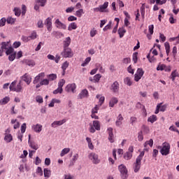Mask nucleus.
<instances>
[{
  "label": "nucleus",
  "mask_w": 179,
  "mask_h": 179,
  "mask_svg": "<svg viewBox=\"0 0 179 179\" xmlns=\"http://www.w3.org/2000/svg\"><path fill=\"white\" fill-rule=\"evenodd\" d=\"M16 80L12 81L11 84L10 85L9 89L10 92H16V93H22L24 89L22 85L21 80L19 81L18 84H17Z\"/></svg>",
  "instance_id": "nucleus-1"
},
{
  "label": "nucleus",
  "mask_w": 179,
  "mask_h": 179,
  "mask_svg": "<svg viewBox=\"0 0 179 179\" xmlns=\"http://www.w3.org/2000/svg\"><path fill=\"white\" fill-rule=\"evenodd\" d=\"M145 156V152H141L140 155L136 157L135 163H134L133 169L135 173H138L141 167V162L143 157Z\"/></svg>",
  "instance_id": "nucleus-2"
},
{
  "label": "nucleus",
  "mask_w": 179,
  "mask_h": 179,
  "mask_svg": "<svg viewBox=\"0 0 179 179\" xmlns=\"http://www.w3.org/2000/svg\"><path fill=\"white\" fill-rule=\"evenodd\" d=\"M158 149H161L160 153L163 156H167L170 153L171 145L169 142H164L162 146H158Z\"/></svg>",
  "instance_id": "nucleus-3"
},
{
  "label": "nucleus",
  "mask_w": 179,
  "mask_h": 179,
  "mask_svg": "<svg viewBox=\"0 0 179 179\" xmlns=\"http://www.w3.org/2000/svg\"><path fill=\"white\" fill-rule=\"evenodd\" d=\"M101 129V124L100 122L96 120L93 121L92 123H90L89 131L91 134H94L96 131H100Z\"/></svg>",
  "instance_id": "nucleus-4"
},
{
  "label": "nucleus",
  "mask_w": 179,
  "mask_h": 179,
  "mask_svg": "<svg viewBox=\"0 0 179 179\" xmlns=\"http://www.w3.org/2000/svg\"><path fill=\"white\" fill-rule=\"evenodd\" d=\"M119 171L120 172V176L122 179H126L129 177L128 170L124 164H120L118 166Z\"/></svg>",
  "instance_id": "nucleus-5"
},
{
  "label": "nucleus",
  "mask_w": 179,
  "mask_h": 179,
  "mask_svg": "<svg viewBox=\"0 0 179 179\" xmlns=\"http://www.w3.org/2000/svg\"><path fill=\"white\" fill-rule=\"evenodd\" d=\"M144 73H145V71L143 69H141V67H139V69H137L136 73L134 74L135 82H139L141 78H143Z\"/></svg>",
  "instance_id": "nucleus-6"
},
{
  "label": "nucleus",
  "mask_w": 179,
  "mask_h": 179,
  "mask_svg": "<svg viewBox=\"0 0 179 179\" xmlns=\"http://www.w3.org/2000/svg\"><path fill=\"white\" fill-rule=\"evenodd\" d=\"M88 158L92 163H94V164H99L101 162L100 159H99V155L94 152L90 153V155H88Z\"/></svg>",
  "instance_id": "nucleus-7"
},
{
  "label": "nucleus",
  "mask_w": 179,
  "mask_h": 179,
  "mask_svg": "<svg viewBox=\"0 0 179 179\" xmlns=\"http://www.w3.org/2000/svg\"><path fill=\"white\" fill-rule=\"evenodd\" d=\"M37 38V32L36 31H33L31 35L27 36L26 35H22V39L23 42H29V41H31V39H36Z\"/></svg>",
  "instance_id": "nucleus-8"
},
{
  "label": "nucleus",
  "mask_w": 179,
  "mask_h": 179,
  "mask_svg": "<svg viewBox=\"0 0 179 179\" xmlns=\"http://www.w3.org/2000/svg\"><path fill=\"white\" fill-rule=\"evenodd\" d=\"M62 56L64 57H72L73 56V52L71 48H69V46L64 49L62 52Z\"/></svg>",
  "instance_id": "nucleus-9"
},
{
  "label": "nucleus",
  "mask_w": 179,
  "mask_h": 179,
  "mask_svg": "<svg viewBox=\"0 0 179 179\" xmlns=\"http://www.w3.org/2000/svg\"><path fill=\"white\" fill-rule=\"evenodd\" d=\"M108 1H105V3L99 6V7H95L94 8V11H100L101 13H104L105 11H106V8L107 7H108Z\"/></svg>",
  "instance_id": "nucleus-10"
},
{
  "label": "nucleus",
  "mask_w": 179,
  "mask_h": 179,
  "mask_svg": "<svg viewBox=\"0 0 179 179\" xmlns=\"http://www.w3.org/2000/svg\"><path fill=\"white\" fill-rule=\"evenodd\" d=\"M77 85L76 83H71V84H67L66 87H65V91L68 93L72 92L74 93Z\"/></svg>",
  "instance_id": "nucleus-11"
},
{
  "label": "nucleus",
  "mask_w": 179,
  "mask_h": 179,
  "mask_svg": "<svg viewBox=\"0 0 179 179\" xmlns=\"http://www.w3.org/2000/svg\"><path fill=\"white\" fill-rule=\"evenodd\" d=\"M110 90L113 93H119L120 91V84L118 81H114L110 85Z\"/></svg>",
  "instance_id": "nucleus-12"
},
{
  "label": "nucleus",
  "mask_w": 179,
  "mask_h": 179,
  "mask_svg": "<svg viewBox=\"0 0 179 179\" xmlns=\"http://www.w3.org/2000/svg\"><path fill=\"white\" fill-rule=\"evenodd\" d=\"M45 25H46L48 31H51L52 30V17H48L45 20Z\"/></svg>",
  "instance_id": "nucleus-13"
},
{
  "label": "nucleus",
  "mask_w": 179,
  "mask_h": 179,
  "mask_svg": "<svg viewBox=\"0 0 179 179\" xmlns=\"http://www.w3.org/2000/svg\"><path fill=\"white\" fill-rule=\"evenodd\" d=\"M22 80H24L27 83V85H30L31 83V76L28 74V73H25L22 76Z\"/></svg>",
  "instance_id": "nucleus-14"
},
{
  "label": "nucleus",
  "mask_w": 179,
  "mask_h": 179,
  "mask_svg": "<svg viewBox=\"0 0 179 179\" xmlns=\"http://www.w3.org/2000/svg\"><path fill=\"white\" fill-rule=\"evenodd\" d=\"M100 79H101V74L100 73L95 74L94 77H90V81L93 82V83H99Z\"/></svg>",
  "instance_id": "nucleus-15"
},
{
  "label": "nucleus",
  "mask_w": 179,
  "mask_h": 179,
  "mask_svg": "<svg viewBox=\"0 0 179 179\" xmlns=\"http://www.w3.org/2000/svg\"><path fill=\"white\" fill-rule=\"evenodd\" d=\"M55 24L57 28H60L62 29H66V24H64V22H62L59 18H57V20H55Z\"/></svg>",
  "instance_id": "nucleus-16"
},
{
  "label": "nucleus",
  "mask_w": 179,
  "mask_h": 179,
  "mask_svg": "<svg viewBox=\"0 0 179 179\" xmlns=\"http://www.w3.org/2000/svg\"><path fill=\"white\" fill-rule=\"evenodd\" d=\"M31 135H29V145L31 149H34V153H36V150H37L39 148L38 145L36 143V142L33 141H30Z\"/></svg>",
  "instance_id": "nucleus-17"
},
{
  "label": "nucleus",
  "mask_w": 179,
  "mask_h": 179,
  "mask_svg": "<svg viewBox=\"0 0 179 179\" xmlns=\"http://www.w3.org/2000/svg\"><path fill=\"white\" fill-rule=\"evenodd\" d=\"M107 132L109 135V136H108L109 141L111 143H113L115 142V139H114V134H113V128H108Z\"/></svg>",
  "instance_id": "nucleus-18"
},
{
  "label": "nucleus",
  "mask_w": 179,
  "mask_h": 179,
  "mask_svg": "<svg viewBox=\"0 0 179 179\" xmlns=\"http://www.w3.org/2000/svg\"><path fill=\"white\" fill-rule=\"evenodd\" d=\"M45 73H39L38 76H36V77L34 78V80H33L34 85H37V83L40 82L41 78H45Z\"/></svg>",
  "instance_id": "nucleus-19"
},
{
  "label": "nucleus",
  "mask_w": 179,
  "mask_h": 179,
  "mask_svg": "<svg viewBox=\"0 0 179 179\" xmlns=\"http://www.w3.org/2000/svg\"><path fill=\"white\" fill-rule=\"evenodd\" d=\"M66 122V120H62L61 121H54L52 124H51V127L53 128H56V127H59L61 125H63V124H65Z\"/></svg>",
  "instance_id": "nucleus-20"
},
{
  "label": "nucleus",
  "mask_w": 179,
  "mask_h": 179,
  "mask_svg": "<svg viewBox=\"0 0 179 179\" xmlns=\"http://www.w3.org/2000/svg\"><path fill=\"white\" fill-rule=\"evenodd\" d=\"M124 120V117H122V114H120L118 117H117V120L115 122V125L117 127H121L122 125V121Z\"/></svg>",
  "instance_id": "nucleus-21"
},
{
  "label": "nucleus",
  "mask_w": 179,
  "mask_h": 179,
  "mask_svg": "<svg viewBox=\"0 0 179 179\" xmlns=\"http://www.w3.org/2000/svg\"><path fill=\"white\" fill-rule=\"evenodd\" d=\"M85 97H89V92L87 89H84L79 94L80 99H85Z\"/></svg>",
  "instance_id": "nucleus-22"
},
{
  "label": "nucleus",
  "mask_w": 179,
  "mask_h": 179,
  "mask_svg": "<svg viewBox=\"0 0 179 179\" xmlns=\"http://www.w3.org/2000/svg\"><path fill=\"white\" fill-rule=\"evenodd\" d=\"M66 80H64V78H62L58 83V86H59L60 94H62V93L63 92V86H64Z\"/></svg>",
  "instance_id": "nucleus-23"
},
{
  "label": "nucleus",
  "mask_w": 179,
  "mask_h": 179,
  "mask_svg": "<svg viewBox=\"0 0 179 179\" xmlns=\"http://www.w3.org/2000/svg\"><path fill=\"white\" fill-rule=\"evenodd\" d=\"M117 32L120 35V38H123L124 34L127 32V29H125V27H121L118 29Z\"/></svg>",
  "instance_id": "nucleus-24"
},
{
  "label": "nucleus",
  "mask_w": 179,
  "mask_h": 179,
  "mask_svg": "<svg viewBox=\"0 0 179 179\" xmlns=\"http://www.w3.org/2000/svg\"><path fill=\"white\" fill-rule=\"evenodd\" d=\"M171 79L172 81L174 82L176 80V78H179V73L177 70H173L170 76Z\"/></svg>",
  "instance_id": "nucleus-25"
},
{
  "label": "nucleus",
  "mask_w": 179,
  "mask_h": 179,
  "mask_svg": "<svg viewBox=\"0 0 179 179\" xmlns=\"http://www.w3.org/2000/svg\"><path fill=\"white\" fill-rule=\"evenodd\" d=\"M118 99L117 97H112L110 101H109V107L113 108L115 104H117Z\"/></svg>",
  "instance_id": "nucleus-26"
},
{
  "label": "nucleus",
  "mask_w": 179,
  "mask_h": 179,
  "mask_svg": "<svg viewBox=\"0 0 179 179\" xmlns=\"http://www.w3.org/2000/svg\"><path fill=\"white\" fill-rule=\"evenodd\" d=\"M24 62L26 65H28V66H35L36 65V62H34V60L33 59H26L25 60H24Z\"/></svg>",
  "instance_id": "nucleus-27"
},
{
  "label": "nucleus",
  "mask_w": 179,
  "mask_h": 179,
  "mask_svg": "<svg viewBox=\"0 0 179 179\" xmlns=\"http://www.w3.org/2000/svg\"><path fill=\"white\" fill-rule=\"evenodd\" d=\"M71 42V39L70 36H67L66 39H64L63 43H64V49H66L67 47L69 46L70 43Z\"/></svg>",
  "instance_id": "nucleus-28"
},
{
  "label": "nucleus",
  "mask_w": 179,
  "mask_h": 179,
  "mask_svg": "<svg viewBox=\"0 0 179 179\" xmlns=\"http://www.w3.org/2000/svg\"><path fill=\"white\" fill-rule=\"evenodd\" d=\"M33 129L35 132L40 133L43 129V125H40V124H36V125H34Z\"/></svg>",
  "instance_id": "nucleus-29"
},
{
  "label": "nucleus",
  "mask_w": 179,
  "mask_h": 179,
  "mask_svg": "<svg viewBox=\"0 0 179 179\" xmlns=\"http://www.w3.org/2000/svg\"><path fill=\"white\" fill-rule=\"evenodd\" d=\"M96 99H99V105L100 106H103L104 101H105V97L104 96H101V94L96 95Z\"/></svg>",
  "instance_id": "nucleus-30"
},
{
  "label": "nucleus",
  "mask_w": 179,
  "mask_h": 179,
  "mask_svg": "<svg viewBox=\"0 0 179 179\" xmlns=\"http://www.w3.org/2000/svg\"><path fill=\"white\" fill-rule=\"evenodd\" d=\"M47 78L50 82H52V80H56L57 76V74H55V73H52V74H48Z\"/></svg>",
  "instance_id": "nucleus-31"
},
{
  "label": "nucleus",
  "mask_w": 179,
  "mask_h": 179,
  "mask_svg": "<svg viewBox=\"0 0 179 179\" xmlns=\"http://www.w3.org/2000/svg\"><path fill=\"white\" fill-rule=\"evenodd\" d=\"M156 121H157V115H150V117L148 118V122H150L151 124H154Z\"/></svg>",
  "instance_id": "nucleus-32"
},
{
  "label": "nucleus",
  "mask_w": 179,
  "mask_h": 179,
  "mask_svg": "<svg viewBox=\"0 0 179 179\" xmlns=\"http://www.w3.org/2000/svg\"><path fill=\"white\" fill-rule=\"evenodd\" d=\"M10 100V97H4L1 100H0V105L5 106L6 104H8V103H9Z\"/></svg>",
  "instance_id": "nucleus-33"
},
{
  "label": "nucleus",
  "mask_w": 179,
  "mask_h": 179,
  "mask_svg": "<svg viewBox=\"0 0 179 179\" xmlns=\"http://www.w3.org/2000/svg\"><path fill=\"white\" fill-rule=\"evenodd\" d=\"M95 66H97V71H99V72L101 73H105V69H103V66H101V63H96Z\"/></svg>",
  "instance_id": "nucleus-34"
},
{
  "label": "nucleus",
  "mask_w": 179,
  "mask_h": 179,
  "mask_svg": "<svg viewBox=\"0 0 179 179\" xmlns=\"http://www.w3.org/2000/svg\"><path fill=\"white\" fill-rule=\"evenodd\" d=\"M14 52V48H13L12 45H10V42H8V50H6V55H11V53Z\"/></svg>",
  "instance_id": "nucleus-35"
},
{
  "label": "nucleus",
  "mask_w": 179,
  "mask_h": 179,
  "mask_svg": "<svg viewBox=\"0 0 179 179\" xmlns=\"http://www.w3.org/2000/svg\"><path fill=\"white\" fill-rule=\"evenodd\" d=\"M78 28L76 22H71L68 26L69 31H72V29H76Z\"/></svg>",
  "instance_id": "nucleus-36"
},
{
  "label": "nucleus",
  "mask_w": 179,
  "mask_h": 179,
  "mask_svg": "<svg viewBox=\"0 0 179 179\" xmlns=\"http://www.w3.org/2000/svg\"><path fill=\"white\" fill-rule=\"evenodd\" d=\"M70 150L71 149L69 148H65L62 150L60 153V156L63 157V156H65V155H67L68 153H69Z\"/></svg>",
  "instance_id": "nucleus-37"
},
{
  "label": "nucleus",
  "mask_w": 179,
  "mask_h": 179,
  "mask_svg": "<svg viewBox=\"0 0 179 179\" xmlns=\"http://www.w3.org/2000/svg\"><path fill=\"white\" fill-rule=\"evenodd\" d=\"M132 156H133V155H131V153H130V151L129 150L128 152L124 153V159H125V160H130L131 159Z\"/></svg>",
  "instance_id": "nucleus-38"
},
{
  "label": "nucleus",
  "mask_w": 179,
  "mask_h": 179,
  "mask_svg": "<svg viewBox=\"0 0 179 179\" xmlns=\"http://www.w3.org/2000/svg\"><path fill=\"white\" fill-rule=\"evenodd\" d=\"M13 138L10 134H8L7 135L5 136L4 140L9 143L13 141Z\"/></svg>",
  "instance_id": "nucleus-39"
},
{
  "label": "nucleus",
  "mask_w": 179,
  "mask_h": 179,
  "mask_svg": "<svg viewBox=\"0 0 179 179\" xmlns=\"http://www.w3.org/2000/svg\"><path fill=\"white\" fill-rule=\"evenodd\" d=\"M43 172L44 176L46 177L47 178H49L51 176V171L48 170V169H44Z\"/></svg>",
  "instance_id": "nucleus-40"
},
{
  "label": "nucleus",
  "mask_w": 179,
  "mask_h": 179,
  "mask_svg": "<svg viewBox=\"0 0 179 179\" xmlns=\"http://www.w3.org/2000/svg\"><path fill=\"white\" fill-rule=\"evenodd\" d=\"M16 55H17V52H12L10 53V55H9L8 56V59L10 61V62H13V60H15V57H16Z\"/></svg>",
  "instance_id": "nucleus-41"
},
{
  "label": "nucleus",
  "mask_w": 179,
  "mask_h": 179,
  "mask_svg": "<svg viewBox=\"0 0 179 179\" xmlns=\"http://www.w3.org/2000/svg\"><path fill=\"white\" fill-rule=\"evenodd\" d=\"M8 48H9V42H2V43H1L2 52H3L4 49L8 50Z\"/></svg>",
  "instance_id": "nucleus-42"
},
{
  "label": "nucleus",
  "mask_w": 179,
  "mask_h": 179,
  "mask_svg": "<svg viewBox=\"0 0 179 179\" xmlns=\"http://www.w3.org/2000/svg\"><path fill=\"white\" fill-rule=\"evenodd\" d=\"M124 83H125V85H127V86H131L132 85V81L130 77H126L124 80Z\"/></svg>",
  "instance_id": "nucleus-43"
},
{
  "label": "nucleus",
  "mask_w": 179,
  "mask_h": 179,
  "mask_svg": "<svg viewBox=\"0 0 179 179\" xmlns=\"http://www.w3.org/2000/svg\"><path fill=\"white\" fill-rule=\"evenodd\" d=\"M91 59V57H86L83 63L81 64V66H87V65H88V64L90 63Z\"/></svg>",
  "instance_id": "nucleus-44"
},
{
  "label": "nucleus",
  "mask_w": 179,
  "mask_h": 179,
  "mask_svg": "<svg viewBox=\"0 0 179 179\" xmlns=\"http://www.w3.org/2000/svg\"><path fill=\"white\" fill-rule=\"evenodd\" d=\"M85 13V11L83 10V8H79V10H77V11L76 12V15H77V17H82L83 14Z\"/></svg>",
  "instance_id": "nucleus-45"
},
{
  "label": "nucleus",
  "mask_w": 179,
  "mask_h": 179,
  "mask_svg": "<svg viewBox=\"0 0 179 179\" xmlns=\"http://www.w3.org/2000/svg\"><path fill=\"white\" fill-rule=\"evenodd\" d=\"M135 15H136V21H141V13L139 8H137L136 11H135Z\"/></svg>",
  "instance_id": "nucleus-46"
},
{
  "label": "nucleus",
  "mask_w": 179,
  "mask_h": 179,
  "mask_svg": "<svg viewBox=\"0 0 179 179\" xmlns=\"http://www.w3.org/2000/svg\"><path fill=\"white\" fill-rule=\"evenodd\" d=\"M69 62L66 61V62H64V63L62 64V71H64L66 72L67 68H69Z\"/></svg>",
  "instance_id": "nucleus-47"
},
{
  "label": "nucleus",
  "mask_w": 179,
  "mask_h": 179,
  "mask_svg": "<svg viewBox=\"0 0 179 179\" xmlns=\"http://www.w3.org/2000/svg\"><path fill=\"white\" fill-rule=\"evenodd\" d=\"M41 86H43V85H45V86H48V85H50L49 78H43V80H41Z\"/></svg>",
  "instance_id": "nucleus-48"
},
{
  "label": "nucleus",
  "mask_w": 179,
  "mask_h": 179,
  "mask_svg": "<svg viewBox=\"0 0 179 179\" xmlns=\"http://www.w3.org/2000/svg\"><path fill=\"white\" fill-rule=\"evenodd\" d=\"M165 50L166 52V55L169 56L170 52V43L169 42H165L164 43Z\"/></svg>",
  "instance_id": "nucleus-49"
},
{
  "label": "nucleus",
  "mask_w": 179,
  "mask_h": 179,
  "mask_svg": "<svg viewBox=\"0 0 179 179\" xmlns=\"http://www.w3.org/2000/svg\"><path fill=\"white\" fill-rule=\"evenodd\" d=\"M16 21V18H13V17H8L6 22L8 24H14Z\"/></svg>",
  "instance_id": "nucleus-50"
},
{
  "label": "nucleus",
  "mask_w": 179,
  "mask_h": 179,
  "mask_svg": "<svg viewBox=\"0 0 179 179\" xmlns=\"http://www.w3.org/2000/svg\"><path fill=\"white\" fill-rule=\"evenodd\" d=\"M36 3H38V4L40 6H41L42 7H44V6H45L46 3H47V0H36Z\"/></svg>",
  "instance_id": "nucleus-51"
},
{
  "label": "nucleus",
  "mask_w": 179,
  "mask_h": 179,
  "mask_svg": "<svg viewBox=\"0 0 179 179\" xmlns=\"http://www.w3.org/2000/svg\"><path fill=\"white\" fill-rule=\"evenodd\" d=\"M14 12L15 15H17V17H20L21 14V9L19 8L18 7H15Z\"/></svg>",
  "instance_id": "nucleus-52"
},
{
  "label": "nucleus",
  "mask_w": 179,
  "mask_h": 179,
  "mask_svg": "<svg viewBox=\"0 0 179 179\" xmlns=\"http://www.w3.org/2000/svg\"><path fill=\"white\" fill-rule=\"evenodd\" d=\"M138 52H134V53H133L132 59L134 63H137L138 62Z\"/></svg>",
  "instance_id": "nucleus-53"
},
{
  "label": "nucleus",
  "mask_w": 179,
  "mask_h": 179,
  "mask_svg": "<svg viewBox=\"0 0 179 179\" xmlns=\"http://www.w3.org/2000/svg\"><path fill=\"white\" fill-rule=\"evenodd\" d=\"M97 32H98V31H97V29H96V28H92V29H91V31L90 32V35L92 37L95 36V35H96Z\"/></svg>",
  "instance_id": "nucleus-54"
},
{
  "label": "nucleus",
  "mask_w": 179,
  "mask_h": 179,
  "mask_svg": "<svg viewBox=\"0 0 179 179\" xmlns=\"http://www.w3.org/2000/svg\"><path fill=\"white\" fill-rule=\"evenodd\" d=\"M6 18L5 17H2V18H1L0 20V27H3L4 25H6Z\"/></svg>",
  "instance_id": "nucleus-55"
},
{
  "label": "nucleus",
  "mask_w": 179,
  "mask_h": 179,
  "mask_svg": "<svg viewBox=\"0 0 179 179\" xmlns=\"http://www.w3.org/2000/svg\"><path fill=\"white\" fill-rule=\"evenodd\" d=\"M26 129H27V124L24 123L22 124V125L21 126V132H22V135H23V134H24L26 132Z\"/></svg>",
  "instance_id": "nucleus-56"
},
{
  "label": "nucleus",
  "mask_w": 179,
  "mask_h": 179,
  "mask_svg": "<svg viewBox=\"0 0 179 179\" xmlns=\"http://www.w3.org/2000/svg\"><path fill=\"white\" fill-rule=\"evenodd\" d=\"M154 29H155V25H153V24H152L151 25H149L148 31H149L150 35L153 34Z\"/></svg>",
  "instance_id": "nucleus-57"
},
{
  "label": "nucleus",
  "mask_w": 179,
  "mask_h": 179,
  "mask_svg": "<svg viewBox=\"0 0 179 179\" xmlns=\"http://www.w3.org/2000/svg\"><path fill=\"white\" fill-rule=\"evenodd\" d=\"M111 26H112V21H109L108 24L103 27V31H107L108 29H110Z\"/></svg>",
  "instance_id": "nucleus-58"
},
{
  "label": "nucleus",
  "mask_w": 179,
  "mask_h": 179,
  "mask_svg": "<svg viewBox=\"0 0 179 179\" xmlns=\"http://www.w3.org/2000/svg\"><path fill=\"white\" fill-rule=\"evenodd\" d=\"M36 101L37 103H43V99L41 96H36Z\"/></svg>",
  "instance_id": "nucleus-59"
},
{
  "label": "nucleus",
  "mask_w": 179,
  "mask_h": 179,
  "mask_svg": "<svg viewBox=\"0 0 179 179\" xmlns=\"http://www.w3.org/2000/svg\"><path fill=\"white\" fill-rule=\"evenodd\" d=\"M37 26L38 28H43L44 27V23L43 20H38L37 22Z\"/></svg>",
  "instance_id": "nucleus-60"
},
{
  "label": "nucleus",
  "mask_w": 179,
  "mask_h": 179,
  "mask_svg": "<svg viewBox=\"0 0 179 179\" xmlns=\"http://www.w3.org/2000/svg\"><path fill=\"white\" fill-rule=\"evenodd\" d=\"M148 145H149V146L152 148L153 146V139H150V141H147L144 145L147 146Z\"/></svg>",
  "instance_id": "nucleus-61"
},
{
  "label": "nucleus",
  "mask_w": 179,
  "mask_h": 179,
  "mask_svg": "<svg viewBox=\"0 0 179 179\" xmlns=\"http://www.w3.org/2000/svg\"><path fill=\"white\" fill-rule=\"evenodd\" d=\"M143 129L145 134H149L150 131L149 127H147L146 125H143Z\"/></svg>",
  "instance_id": "nucleus-62"
},
{
  "label": "nucleus",
  "mask_w": 179,
  "mask_h": 179,
  "mask_svg": "<svg viewBox=\"0 0 179 179\" xmlns=\"http://www.w3.org/2000/svg\"><path fill=\"white\" fill-rule=\"evenodd\" d=\"M21 42L20 41H15L14 43H13V47L14 48H19L21 45Z\"/></svg>",
  "instance_id": "nucleus-63"
},
{
  "label": "nucleus",
  "mask_w": 179,
  "mask_h": 179,
  "mask_svg": "<svg viewBox=\"0 0 179 179\" xmlns=\"http://www.w3.org/2000/svg\"><path fill=\"white\" fill-rule=\"evenodd\" d=\"M36 173L39 174L40 176H43V169H41V167H38L36 169Z\"/></svg>",
  "instance_id": "nucleus-64"
}]
</instances>
